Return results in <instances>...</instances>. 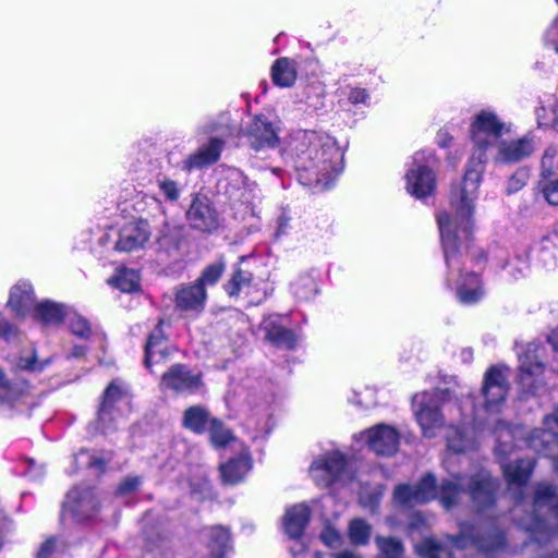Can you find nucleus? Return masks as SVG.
Returning a JSON list of instances; mask_svg holds the SVG:
<instances>
[{"label":"nucleus","instance_id":"13","mask_svg":"<svg viewBox=\"0 0 558 558\" xmlns=\"http://www.w3.org/2000/svg\"><path fill=\"white\" fill-rule=\"evenodd\" d=\"M280 128L265 114L255 116L246 125L244 136L248 146L256 153L274 149L279 145Z\"/></svg>","mask_w":558,"mask_h":558},{"label":"nucleus","instance_id":"35","mask_svg":"<svg viewBox=\"0 0 558 558\" xmlns=\"http://www.w3.org/2000/svg\"><path fill=\"white\" fill-rule=\"evenodd\" d=\"M446 441L447 448L454 453L465 452L475 447L473 435L465 427L457 425L448 426Z\"/></svg>","mask_w":558,"mask_h":558},{"label":"nucleus","instance_id":"41","mask_svg":"<svg viewBox=\"0 0 558 558\" xmlns=\"http://www.w3.org/2000/svg\"><path fill=\"white\" fill-rule=\"evenodd\" d=\"M372 525L362 518H354L348 525V537L354 546H365L369 543Z\"/></svg>","mask_w":558,"mask_h":558},{"label":"nucleus","instance_id":"58","mask_svg":"<svg viewBox=\"0 0 558 558\" xmlns=\"http://www.w3.org/2000/svg\"><path fill=\"white\" fill-rule=\"evenodd\" d=\"M543 195L548 204L557 206L558 205V180L547 181L543 185Z\"/></svg>","mask_w":558,"mask_h":558},{"label":"nucleus","instance_id":"59","mask_svg":"<svg viewBox=\"0 0 558 558\" xmlns=\"http://www.w3.org/2000/svg\"><path fill=\"white\" fill-rule=\"evenodd\" d=\"M291 230V217L282 211L277 218V227L275 232V238L279 240L280 238L287 235Z\"/></svg>","mask_w":558,"mask_h":558},{"label":"nucleus","instance_id":"10","mask_svg":"<svg viewBox=\"0 0 558 558\" xmlns=\"http://www.w3.org/2000/svg\"><path fill=\"white\" fill-rule=\"evenodd\" d=\"M122 403H128L126 393L114 381L105 389L101 402L97 411L95 429L102 435H109L119 427V420L123 416L120 409Z\"/></svg>","mask_w":558,"mask_h":558},{"label":"nucleus","instance_id":"9","mask_svg":"<svg viewBox=\"0 0 558 558\" xmlns=\"http://www.w3.org/2000/svg\"><path fill=\"white\" fill-rule=\"evenodd\" d=\"M459 477L463 478L462 496L468 494L477 511H484L495 505L499 482L488 471L480 470L470 476L457 474L452 477L453 483H458Z\"/></svg>","mask_w":558,"mask_h":558},{"label":"nucleus","instance_id":"56","mask_svg":"<svg viewBox=\"0 0 558 558\" xmlns=\"http://www.w3.org/2000/svg\"><path fill=\"white\" fill-rule=\"evenodd\" d=\"M142 485L141 476H126L118 486V495H128L135 492Z\"/></svg>","mask_w":558,"mask_h":558},{"label":"nucleus","instance_id":"51","mask_svg":"<svg viewBox=\"0 0 558 558\" xmlns=\"http://www.w3.org/2000/svg\"><path fill=\"white\" fill-rule=\"evenodd\" d=\"M198 132L210 135V137L219 136L226 141L232 134V129L228 123L208 120L198 126Z\"/></svg>","mask_w":558,"mask_h":558},{"label":"nucleus","instance_id":"24","mask_svg":"<svg viewBox=\"0 0 558 558\" xmlns=\"http://www.w3.org/2000/svg\"><path fill=\"white\" fill-rule=\"evenodd\" d=\"M496 162L515 163L530 157L534 149V141L530 135H524L518 140H501L497 145Z\"/></svg>","mask_w":558,"mask_h":558},{"label":"nucleus","instance_id":"61","mask_svg":"<svg viewBox=\"0 0 558 558\" xmlns=\"http://www.w3.org/2000/svg\"><path fill=\"white\" fill-rule=\"evenodd\" d=\"M209 490H210L209 483L206 480L202 481L197 485V487L195 484L191 485V494L196 499L205 498L207 496V494L209 493Z\"/></svg>","mask_w":558,"mask_h":558},{"label":"nucleus","instance_id":"63","mask_svg":"<svg viewBox=\"0 0 558 558\" xmlns=\"http://www.w3.org/2000/svg\"><path fill=\"white\" fill-rule=\"evenodd\" d=\"M56 548V538L47 539L39 548L37 558H49Z\"/></svg>","mask_w":558,"mask_h":558},{"label":"nucleus","instance_id":"47","mask_svg":"<svg viewBox=\"0 0 558 558\" xmlns=\"http://www.w3.org/2000/svg\"><path fill=\"white\" fill-rule=\"evenodd\" d=\"M74 459L77 464L93 469L99 473H104L107 464L111 460V454L107 452L104 456H97L94 452L82 449L75 454Z\"/></svg>","mask_w":558,"mask_h":558},{"label":"nucleus","instance_id":"3","mask_svg":"<svg viewBox=\"0 0 558 558\" xmlns=\"http://www.w3.org/2000/svg\"><path fill=\"white\" fill-rule=\"evenodd\" d=\"M437 223L440 232V240L444 250L445 263L448 268L447 282L454 279L456 274L459 277L457 282V298L463 304H474L478 302L484 290L481 286L480 276L470 271L462 274L463 252L470 250V239L473 229L472 216L470 217V230L464 232L461 218L453 210V215L442 213L437 216Z\"/></svg>","mask_w":558,"mask_h":558},{"label":"nucleus","instance_id":"32","mask_svg":"<svg viewBox=\"0 0 558 558\" xmlns=\"http://www.w3.org/2000/svg\"><path fill=\"white\" fill-rule=\"evenodd\" d=\"M311 511L304 504L294 505L289 508L283 518V526L290 538H300L310 521Z\"/></svg>","mask_w":558,"mask_h":558},{"label":"nucleus","instance_id":"60","mask_svg":"<svg viewBox=\"0 0 558 558\" xmlns=\"http://www.w3.org/2000/svg\"><path fill=\"white\" fill-rule=\"evenodd\" d=\"M526 179H527V174L523 170L518 171L515 174H513L508 182V187H507L508 194L515 193L520 189H522L526 184Z\"/></svg>","mask_w":558,"mask_h":558},{"label":"nucleus","instance_id":"64","mask_svg":"<svg viewBox=\"0 0 558 558\" xmlns=\"http://www.w3.org/2000/svg\"><path fill=\"white\" fill-rule=\"evenodd\" d=\"M547 341L550 343L553 350L558 353V328L547 336Z\"/></svg>","mask_w":558,"mask_h":558},{"label":"nucleus","instance_id":"57","mask_svg":"<svg viewBox=\"0 0 558 558\" xmlns=\"http://www.w3.org/2000/svg\"><path fill=\"white\" fill-rule=\"evenodd\" d=\"M347 97L352 105H367L369 100L367 89L361 87H349Z\"/></svg>","mask_w":558,"mask_h":558},{"label":"nucleus","instance_id":"1","mask_svg":"<svg viewBox=\"0 0 558 558\" xmlns=\"http://www.w3.org/2000/svg\"><path fill=\"white\" fill-rule=\"evenodd\" d=\"M508 131L506 123L489 110L478 112L471 124L474 153L468 162L460 186L453 189L450 195L451 208L461 218V226L466 233L470 230V217L474 211V203L485 170L486 151L496 146L502 134Z\"/></svg>","mask_w":558,"mask_h":558},{"label":"nucleus","instance_id":"14","mask_svg":"<svg viewBox=\"0 0 558 558\" xmlns=\"http://www.w3.org/2000/svg\"><path fill=\"white\" fill-rule=\"evenodd\" d=\"M201 372L194 373L187 365L177 363L161 375L160 387L177 393L195 395L204 389Z\"/></svg>","mask_w":558,"mask_h":558},{"label":"nucleus","instance_id":"12","mask_svg":"<svg viewBox=\"0 0 558 558\" xmlns=\"http://www.w3.org/2000/svg\"><path fill=\"white\" fill-rule=\"evenodd\" d=\"M510 389L507 376L499 366H490L483 376L481 397L483 410L488 414H498Z\"/></svg>","mask_w":558,"mask_h":558},{"label":"nucleus","instance_id":"55","mask_svg":"<svg viewBox=\"0 0 558 558\" xmlns=\"http://www.w3.org/2000/svg\"><path fill=\"white\" fill-rule=\"evenodd\" d=\"M320 539L330 548H337L342 544L341 534L333 527L327 526L320 534Z\"/></svg>","mask_w":558,"mask_h":558},{"label":"nucleus","instance_id":"49","mask_svg":"<svg viewBox=\"0 0 558 558\" xmlns=\"http://www.w3.org/2000/svg\"><path fill=\"white\" fill-rule=\"evenodd\" d=\"M65 319L68 320L69 329L73 335L81 339H88L90 337L92 327L85 317L72 308H69V315H66Z\"/></svg>","mask_w":558,"mask_h":558},{"label":"nucleus","instance_id":"26","mask_svg":"<svg viewBox=\"0 0 558 558\" xmlns=\"http://www.w3.org/2000/svg\"><path fill=\"white\" fill-rule=\"evenodd\" d=\"M414 413L425 437H433L434 428L442 424L438 401L430 395L424 393L421 397Z\"/></svg>","mask_w":558,"mask_h":558},{"label":"nucleus","instance_id":"53","mask_svg":"<svg viewBox=\"0 0 558 558\" xmlns=\"http://www.w3.org/2000/svg\"><path fill=\"white\" fill-rule=\"evenodd\" d=\"M158 186L166 199L170 202L179 199L182 190L175 181L165 178L158 181Z\"/></svg>","mask_w":558,"mask_h":558},{"label":"nucleus","instance_id":"30","mask_svg":"<svg viewBox=\"0 0 558 558\" xmlns=\"http://www.w3.org/2000/svg\"><path fill=\"white\" fill-rule=\"evenodd\" d=\"M69 308L64 304L45 300L36 304L33 317L44 326H58L69 315Z\"/></svg>","mask_w":558,"mask_h":558},{"label":"nucleus","instance_id":"7","mask_svg":"<svg viewBox=\"0 0 558 558\" xmlns=\"http://www.w3.org/2000/svg\"><path fill=\"white\" fill-rule=\"evenodd\" d=\"M218 186L234 207L243 205L253 209L262 198L257 183L238 168H228Z\"/></svg>","mask_w":558,"mask_h":558},{"label":"nucleus","instance_id":"34","mask_svg":"<svg viewBox=\"0 0 558 558\" xmlns=\"http://www.w3.org/2000/svg\"><path fill=\"white\" fill-rule=\"evenodd\" d=\"M27 389L26 380L12 381L0 367V408H12Z\"/></svg>","mask_w":558,"mask_h":558},{"label":"nucleus","instance_id":"33","mask_svg":"<svg viewBox=\"0 0 558 558\" xmlns=\"http://www.w3.org/2000/svg\"><path fill=\"white\" fill-rule=\"evenodd\" d=\"M527 446L541 456H551L558 447V433L550 430V427L535 428L531 432Z\"/></svg>","mask_w":558,"mask_h":558},{"label":"nucleus","instance_id":"8","mask_svg":"<svg viewBox=\"0 0 558 558\" xmlns=\"http://www.w3.org/2000/svg\"><path fill=\"white\" fill-rule=\"evenodd\" d=\"M155 206L159 209V219L155 220V251L161 263L178 262L182 254L181 242L183 239V229L174 222H170L165 215L161 204L154 199Z\"/></svg>","mask_w":558,"mask_h":558},{"label":"nucleus","instance_id":"25","mask_svg":"<svg viewBox=\"0 0 558 558\" xmlns=\"http://www.w3.org/2000/svg\"><path fill=\"white\" fill-rule=\"evenodd\" d=\"M199 538L207 550L204 558H225L231 549L230 532L225 526H206L201 530Z\"/></svg>","mask_w":558,"mask_h":558},{"label":"nucleus","instance_id":"27","mask_svg":"<svg viewBox=\"0 0 558 558\" xmlns=\"http://www.w3.org/2000/svg\"><path fill=\"white\" fill-rule=\"evenodd\" d=\"M207 291L195 281L180 284L174 293L175 307L182 312L201 313L207 303Z\"/></svg>","mask_w":558,"mask_h":558},{"label":"nucleus","instance_id":"17","mask_svg":"<svg viewBox=\"0 0 558 558\" xmlns=\"http://www.w3.org/2000/svg\"><path fill=\"white\" fill-rule=\"evenodd\" d=\"M143 536L146 554L151 558H174L169 530L162 522L153 523L148 513L143 518Z\"/></svg>","mask_w":558,"mask_h":558},{"label":"nucleus","instance_id":"23","mask_svg":"<svg viewBox=\"0 0 558 558\" xmlns=\"http://www.w3.org/2000/svg\"><path fill=\"white\" fill-rule=\"evenodd\" d=\"M265 339L277 348L293 349L296 345V336L293 330L282 325V316L271 314L265 316L259 326Z\"/></svg>","mask_w":558,"mask_h":558},{"label":"nucleus","instance_id":"46","mask_svg":"<svg viewBox=\"0 0 558 558\" xmlns=\"http://www.w3.org/2000/svg\"><path fill=\"white\" fill-rule=\"evenodd\" d=\"M110 283L122 292H134L140 289V276L133 269H119L116 276L110 279Z\"/></svg>","mask_w":558,"mask_h":558},{"label":"nucleus","instance_id":"19","mask_svg":"<svg viewBox=\"0 0 558 558\" xmlns=\"http://www.w3.org/2000/svg\"><path fill=\"white\" fill-rule=\"evenodd\" d=\"M162 320H159L153 331L149 333L145 344V366L150 373H155V367L168 362L173 352V348L168 343L162 329Z\"/></svg>","mask_w":558,"mask_h":558},{"label":"nucleus","instance_id":"62","mask_svg":"<svg viewBox=\"0 0 558 558\" xmlns=\"http://www.w3.org/2000/svg\"><path fill=\"white\" fill-rule=\"evenodd\" d=\"M545 36L546 41L553 45L555 51L558 53V20L550 25Z\"/></svg>","mask_w":558,"mask_h":558},{"label":"nucleus","instance_id":"39","mask_svg":"<svg viewBox=\"0 0 558 558\" xmlns=\"http://www.w3.org/2000/svg\"><path fill=\"white\" fill-rule=\"evenodd\" d=\"M210 424L209 412L203 405L187 408L183 414V426L195 434H203Z\"/></svg>","mask_w":558,"mask_h":558},{"label":"nucleus","instance_id":"44","mask_svg":"<svg viewBox=\"0 0 558 558\" xmlns=\"http://www.w3.org/2000/svg\"><path fill=\"white\" fill-rule=\"evenodd\" d=\"M500 268L508 271L512 280H519L525 277L530 270L527 255H515L512 258L500 257Z\"/></svg>","mask_w":558,"mask_h":558},{"label":"nucleus","instance_id":"22","mask_svg":"<svg viewBox=\"0 0 558 558\" xmlns=\"http://www.w3.org/2000/svg\"><path fill=\"white\" fill-rule=\"evenodd\" d=\"M186 218L193 229L203 232H211L218 228L216 211L205 196L193 198L186 211Z\"/></svg>","mask_w":558,"mask_h":558},{"label":"nucleus","instance_id":"38","mask_svg":"<svg viewBox=\"0 0 558 558\" xmlns=\"http://www.w3.org/2000/svg\"><path fill=\"white\" fill-rule=\"evenodd\" d=\"M227 269V263L222 256L218 257L214 262L206 265L201 271L196 280H194L199 287H203L205 291L207 288H211L218 284L220 279Z\"/></svg>","mask_w":558,"mask_h":558},{"label":"nucleus","instance_id":"4","mask_svg":"<svg viewBox=\"0 0 558 558\" xmlns=\"http://www.w3.org/2000/svg\"><path fill=\"white\" fill-rule=\"evenodd\" d=\"M461 480L463 478L459 477L458 483H453L452 478L444 480L437 486L435 475L427 473L415 485H398L395 488L393 498L403 507H413L438 499L444 508L450 509L461 500L463 492Z\"/></svg>","mask_w":558,"mask_h":558},{"label":"nucleus","instance_id":"5","mask_svg":"<svg viewBox=\"0 0 558 558\" xmlns=\"http://www.w3.org/2000/svg\"><path fill=\"white\" fill-rule=\"evenodd\" d=\"M521 525L533 533L558 536V493L553 484H538L534 492L533 509Z\"/></svg>","mask_w":558,"mask_h":558},{"label":"nucleus","instance_id":"16","mask_svg":"<svg viewBox=\"0 0 558 558\" xmlns=\"http://www.w3.org/2000/svg\"><path fill=\"white\" fill-rule=\"evenodd\" d=\"M347 466L345 456L336 450L314 460L311 464L310 473L318 485L328 487L335 482L348 477Z\"/></svg>","mask_w":558,"mask_h":558},{"label":"nucleus","instance_id":"45","mask_svg":"<svg viewBox=\"0 0 558 558\" xmlns=\"http://www.w3.org/2000/svg\"><path fill=\"white\" fill-rule=\"evenodd\" d=\"M375 543L379 550V558H403V543L392 536H376Z\"/></svg>","mask_w":558,"mask_h":558},{"label":"nucleus","instance_id":"48","mask_svg":"<svg viewBox=\"0 0 558 558\" xmlns=\"http://www.w3.org/2000/svg\"><path fill=\"white\" fill-rule=\"evenodd\" d=\"M211 444L216 448L226 447L234 439L231 430L218 418H211L208 427Z\"/></svg>","mask_w":558,"mask_h":558},{"label":"nucleus","instance_id":"11","mask_svg":"<svg viewBox=\"0 0 558 558\" xmlns=\"http://www.w3.org/2000/svg\"><path fill=\"white\" fill-rule=\"evenodd\" d=\"M432 158L433 154L429 150L415 153L413 162L407 171V191L417 199H424L435 190V174L428 165Z\"/></svg>","mask_w":558,"mask_h":558},{"label":"nucleus","instance_id":"36","mask_svg":"<svg viewBox=\"0 0 558 558\" xmlns=\"http://www.w3.org/2000/svg\"><path fill=\"white\" fill-rule=\"evenodd\" d=\"M532 471V461L526 459H517L502 465L504 475L510 485H525L531 477Z\"/></svg>","mask_w":558,"mask_h":558},{"label":"nucleus","instance_id":"15","mask_svg":"<svg viewBox=\"0 0 558 558\" xmlns=\"http://www.w3.org/2000/svg\"><path fill=\"white\" fill-rule=\"evenodd\" d=\"M99 501L90 487H74L71 489L62 505L61 520L70 515L75 521L90 519L98 510Z\"/></svg>","mask_w":558,"mask_h":558},{"label":"nucleus","instance_id":"43","mask_svg":"<svg viewBox=\"0 0 558 558\" xmlns=\"http://www.w3.org/2000/svg\"><path fill=\"white\" fill-rule=\"evenodd\" d=\"M290 288L293 295L301 301H310L318 292V284L311 275L300 276Z\"/></svg>","mask_w":558,"mask_h":558},{"label":"nucleus","instance_id":"21","mask_svg":"<svg viewBox=\"0 0 558 558\" xmlns=\"http://www.w3.org/2000/svg\"><path fill=\"white\" fill-rule=\"evenodd\" d=\"M151 235V227L147 219H140L125 225L119 232L116 250L134 252L143 248Z\"/></svg>","mask_w":558,"mask_h":558},{"label":"nucleus","instance_id":"6","mask_svg":"<svg viewBox=\"0 0 558 558\" xmlns=\"http://www.w3.org/2000/svg\"><path fill=\"white\" fill-rule=\"evenodd\" d=\"M448 539L459 549L472 546L483 554L501 551L507 548L505 531L496 521L476 524L461 523L459 534L449 535Z\"/></svg>","mask_w":558,"mask_h":558},{"label":"nucleus","instance_id":"37","mask_svg":"<svg viewBox=\"0 0 558 558\" xmlns=\"http://www.w3.org/2000/svg\"><path fill=\"white\" fill-rule=\"evenodd\" d=\"M271 78L279 87H291L296 81L295 62L289 58L277 59L271 66Z\"/></svg>","mask_w":558,"mask_h":558},{"label":"nucleus","instance_id":"52","mask_svg":"<svg viewBox=\"0 0 558 558\" xmlns=\"http://www.w3.org/2000/svg\"><path fill=\"white\" fill-rule=\"evenodd\" d=\"M537 123L541 128H553L558 131V105H553L549 110L544 106L536 110Z\"/></svg>","mask_w":558,"mask_h":558},{"label":"nucleus","instance_id":"28","mask_svg":"<svg viewBox=\"0 0 558 558\" xmlns=\"http://www.w3.org/2000/svg\"><path fill=\"white\" fill-rule=\"evenodd\" d=\"M226 141L219 136H211L209 142L191 154L184 161L182 168L187 171L203 169L220 158Z\"/></svg>","mask_w":558,"mask_h":558},{"label":"nucleus","instance_id":"29","mask_svg":"<svg viewBox=\"0 0 558 558\" xmlns=\"http://www.w3.org/2000/svg\"><path fill=\"white\" fill-rule=\"evenodd\" d=\"M36 304L34 289L29 282L20 281L11 289L8 306L16 317L24 318L34 313Z\"/></svg>","mask_w":558,"mask_h":558},{"label":"nucleus","instance_id":"31","mask_svg":"<svg viewBox=\"0 0 558 558\" xmlns=\"http://www.w3.org/2000/svg\"><path fill=\"white\" fill-rule=\"evenodd\" d=\"M252 468V461L247 451L230 459L220 465V474L223 483L234 485L244 480Z\"/></svg>","mask_w":558,"mask_h":558},{"label":"nucleus","instance_id":"18","mask_svg":"<svg viewBox=\"0 0 558 558\" xmlns=\"http://www.w3.org/2000/svg\"><path fill=\"white\" fill-rule=\"evenodd\" d=\"M546 348L538 341H532L518 351L520 383L523 386L531 387L529 380L543 374L545 368Z\"/></svg>","mask_w":558,"mask_h":558},{"label":"nucleus","instance_id":"40","mask_svg":"<svg viewBox=\"0 0 558 558\" xmlns=\"http://www.w3.org/2000/svg\"><path fill=\"white\" fill-rule=\"evenodd\" d=\"M252 281V272L242 269L240 266H236L233 269L230 279L223 284V290L231 298L238 296L242 291H244V289L251 286Z\"/></svg>","mask_w":558,"mask_h":558},{"label":"nucleus","instance_id":"20","mask_svg":"<svg viewBox=\"0 0 558 558\" xmlns=\"http://www.w3.org/2000/svg\"><path fill=\"white\" fill-rule=\"evenodd\" d=\"M363 437L372 451L378 456L390 457L399 448L400 435L398 430L387 424H378L364 432Z\"/></svg>","mask_w":558,"mask_h":558},{"label":"nucleus","instance_id":"50","mask_svg":"<svg viewBox=\"0 0 558 558\" xmlns=\"http://www.w3.org/2000/svg\"><path fill=\"white\" fill-rule=\"evenodd\" d=\"M51 363V359H46L39 361L36 356V352L33 351L29 355H21L19 356L15 366L21 371H26L31 373H40L43 372L49 364Z\"/></svg>","mask_w":558,"mask_h":558},{"label":"nucleus","instance_id":"42","mask_svg":"<svg viewBox=\"0 0 558 558\" xmlns=\"http://www.w3.org/2000/svg\"><path fill=\"white\" fill-rule=\"evenodd\" d=\"M415 553L423 558H454L451 549L428 537L415 545Z\"/></svg>","mask_w":558,"mask_h":558},{"label":"nucleus","instance_id":"54","mask_svg":"<svg viewBox=\"0 0 558 558\" xmlns=\"http://www.w3.org/2000/svg\"><path fill=\"white\" fill-rule=\"evenodd\" d=\"M19 328L11 324L5 317L0 315V338L7 342H11L19 339Z\"/></svg>","mask_w":558,"mask_h":558},{"label":"nucleus","instance_id":"2","mask_svg":"<svg viewBox=\"0 0 558 558\" xmlns=\"http://www.w3.org/2000/svg\"><path fill=\"white\" fill-rule=\"evenodd\" d=\"M283 158L294 168L298 181L305 186L323 185L329 189L343 168V155L336 140L314 131L293 136L283 151Z\"/></svg>","mask_w":558,"mask_h":558}]
</instances>
